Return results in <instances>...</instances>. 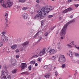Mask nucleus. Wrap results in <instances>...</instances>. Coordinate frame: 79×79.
Instances as JSON below:
<instances>
[{
  "instance_id": "37998d69",
  "label": "nucleus",
  "mask_w": 79,
  "mask_h": 79,
  "mask_svg": "<svg viewBox=\"0 0 79 79\" xmlns=\"http://www.w3.org/2000/svg\"><path fill=\"white\" fill-rule=\"evenodd\" d=\"M44 35L45 36H47L48 35V33L47 32H46L45 33Z\"/></svg>"
},
{
  "instance_id": "680f3d73",
  "label": "nucleus",
  "mask_w": 79,
  "mask_h": 79,
  "mask_svg": "<svg viewBox=\"0 0 79 79\" xmlns=\"http://www.w3.org/2000/svg\"><path fill=\"white\" fill-rule=\"evenodd\" d=\"M76 48H77V50H79V47H76Z\"/></svg>"
},
{
  "instance_id": "4468645a",
  "label": "nucleus",
  "mask_w": 79,
  "mask_h": 79,
  "mask_svg": "<svg viewBox=\"0 0 79 79\" xmlns=\"http://www.w3.org/2000/svg\"><path fill=\"white\" fill-rule=\"evenodd\" d=\"M46 50L47 53H49V52L50 53V52H51V50L52 49H50V47H48L46 48Z\"/></svg>"
},
{
  "instance_id": "a878e982",
  "label": "nucleus",
  "mask_w": 79,
  "mask_h": 79,
  "mask_svg": "<svg viewBox=\"0 0 79 79\" xmlns=\"http://www.w3.org/2000/svg\"><path fill=\"white\" fill-rule=\"evenodd\" d=\"M67 12H68V10L67 9H65V10H64L63 12L62 13H67Z\"/></svg>"
},
{
  "instance_id": "603ef678",
  "label": "nucleus",
  "mask_w": 79,
  "mask_h": 79,
  "mask_svg": "<svg viewBox=\"0 0 79 79\" xmlns=\"http://www.w3.org/2000/svg\"><path fill=\"white\" fill-rule=\"evenodd\" d=\"M38 65V64H37V63H36L35 64V66H37Z\"/></svg>"
},
{
  "instance_id": "338daca9",
  "label": "nucleus",
  "mask_w": 79,
  "mask_h": 79,
  "mask_svg": "<svg viewBox=\"0 0 79 79\" xmlns=\"http://www.w3.org/2000/svg\"><path fill=\"white\" fill-rule=\"evenodd\" d=\"M37 79H41L40 78V77L39 78H38Z\"/></svg>"
},
{
  "instance_id": "9d476101",
  "label": "nucleus",
  "mask_w": 79,
  "mask_h": 79,
  "mask_svg": "<svg viewBox=\"0 0 79 79\" xmlns=\"http://www.w3.org/2000/svg\"><path fill=\"white\" fill-rule=\"evenodd\" d=\"M56 52H57V51H56V50L55 49H53L51 50V52H50L49 54L53 55V54L56 53Z\"/></svg>"
},
{
  "instance_id": "8fccbe9b",
  "label": "nucleus",
  "mask_w": 79,
  "mask_h": 79,
  "mask_svg": "<svg viewBox=\"0 0 79 79\" xmlns=\"http://www.w3.org/2000/svg\"><path fill=\"white\" fill-rule=\"evenodd\" d=\"M78 55V54L77 53H76L75 54V56H77Z\"/></svg>"
},
{
  "instance_id": "6e6552de",
  "label": "nucleus",
  "mask_w": 79,
  "mask_h": 79,
  "mask_svg": "<svg viewBox=\"0 0 79 79\" xmlns=\"http://www.w3.org/2000/svg\"><path fill=\"white\" fill-rule=\"evenodd\" d=\"M6 5L7 7L10 8L13 5V2L10 1H8L6 2Z\"/></svg>"
},
{
  "instance_id": "aec40b11",
  "label": "nucleus",
  "mask_w": 79,
  "mask_h": 79,
  "mask_svg": "<svg viewBox=\"0 0 79 79\" xmlns=\"http://www.w3.org/2000/svg\"><path fill=\"white\" fill-rule=\"evenodd\" d=\"M52 60L54 61L56 60V57L55 56H53L52 57Z\"/></svg>"
},
{
  "instance_id": "a19ab883",
  "label": "nucleus",
  "mask_w": 79,
  "mask_h": 79,
  "mask_svg": "<svg viewBox=\"0 0 79 79\" xmlns=\"http://www.w3.org/2000/svg\"><path fill=\"white\" fill-rule=\"evenodd\" d=\"M56 27V26L53 27H51V30H53V29L54 28H55V27Z\"/></svg>"
},
{
  "instance_id": "3c124183",
  "label": "nucleus",
  "mask_w": 79,
  "mask_h": 79,
  "mask_svg": "<svg viewBox=\"0 0 79 79\" xmlns=\"http://www.w3.org/2000/svg\"><path fill=\"white\" fill-rule=\"evenodd\" d=\"M3 0H0V3H3Z\"/></svg>"
},
{
  "instance_id": "20e7f679",
  "label": "nucleus",
  "mask_w": 79,
  "mask_h": 79,
  "mask_svg": "<svg viewBox=\"0 0 79 79\" xmlns=\"http://www.w3.org/2000/svg\"><path fill=\"white\" fill-rule=\"evenodd\" d=\"M58 61L60 64H63L66 63V59L64 56L63 55H61L59 56Z\"/></svg>"
},
{
  "instance_id": "f704fd0d",
  "label": "nucleus",
  "mask_w": 79,
  "mask_h": 79,
  "mask_svg": "<svg viewBox=\"0 0 79 79\" xmlns=\"http://www.w3.org/2000/svg\"><path fill=\"white\" fill-rule=\"evenodd\" d=\"M32 68V66L31 65H30L28 67V69L29 70H31V69Z\"/></svg>"
},
{
  "instance_id": "774afa93",
  "label": "nucleus",
  "mask_w": 79,
  "mask_h": 79,
  "mask_svg": "<svg viewBox=\"0 0 79 79\" xmlns=\"http://www.w3.org/2000/svg\"><path fill=\"white\" fill-rule=\"evenodd\" d=\"M77 56H78V57H79V54H78Z\"/></svg>"
},
{
  "instance_id": "0e129e2a",
  "label": "nucleus",
  "mask_w": 79,
  "mask_h": 79,
  "mask_svg": "<svg viewBox=\"0 0 79 79\" xmlns=\"http://www.w3.org/2000/svg\"><path fill=\"white\" fill-rule=\"evenodd\" d=\"M50 10H53V8H52L50 9V8H49Z\"/></svg>"
},
{
  "instance_id": "79ce46f5",
  "label": "nucleus",
  "mask_w": 79,
  "mask_h": 79,
  "mask_svg": "<svg viewBox=\"0 0 79 79\" xmlns=\"http://www.w3.org/2000/svg\"><path fill=\"white\" fill-rule=\"evenodd\" d=\"M55 76H56L58 75V72L57 71H56L55 72Z\"/></svg>"
},
{
  "instance_id": "473e14b6",
  "label": "nucleus",
  "mask_w": 79,
  "mask_h": 79,
  "mask_svg": "<svg viewBox=\"0 0 79 79\" xmlns=\"http://www.w3.org/2000/svg\"><path fill=\"white\" fill-rule=\"evenodd\" d=\"M61 67L63 68H65V64H63L61 66Z\"/></svg>"
},
{
  "instance_id": "cd10ccee",
  "label": "nucleus",
  "mask_w": 79,
  "mask_h": 79,
  "mask_svg": "<svg viewBox=\"0 0 79 79\" xmlns=\"http://www.w3.org/2000/svg\"><path fill=\"white\" fill-rule=\"evenodd\" d=\"M31 64H35V61H32L30 62Z\"/></svg>"
},
{
  "instance_id": "7ed1b4c3",
  "label": "nucleus",
  "mask_w": 79,
  "mask_h": 79,
  "mask_svg": "<svg viewBox=\"0 0 79 79\" xmlns=\"http://www.w3.org/2000/svg\"><path fill=\"white\" fill-rule=\"evenodd\" d=\"M1 79H11V76L10 74H8L6 75V77L5 75V72L4 71H2V74L1 76Z\"/></svg>"
},
{
  "instance_id": "4d7b16f0",
  "label": "nucleus",
  "mask_w": 79,
  "mask_h": 79,
  "mask_svg": "<svg viewBox=\"0 0 79 79\" xmlns=\"http://www.w3.org/2000/svg\"><path fill=\"white\" fill-rule=\"evenodd\" d=\"M43 25H44V23H41V26H43Z\"/></svg>"
},
{
  "instance_id": "de8ad7c7",
  "label": "nucleus",
  "mask_w": 79,
  "mask_h": 79,
  "mask_svg": "<svg viewBox=\"0 0 79 79\" xmlns=\"http://www.w3.org/2000/svg\"><path fill=\"white\" fill-rule=\"evenodd\" d=\"M33 30H30V32H31V33H33Z\"/></svg>"
},
{
  "instance_id": "39448f33",
  "label": "nucleus",
  "mask_w": 79,
  "mask_h": 79,
  "mask_svg": "<svg viewBox=\"0 0 79 79\" xmlns=\"http://www.w3.org/2000/svg\"><path fill=\"white\" fill-rule=\"evenodd\" d=\"M28 44H29V42L26 41L23 43L22 44V47L21 48V51H23L25 50V48H26V47L28 45Z\"/></svg>"
},
{
  "instance_id": "bb28decb",
  "label": "nucleus",
  "mask_w": 79,
  "mask_h": 79,
  "mask_svg": "<svg viewBox=\"0 0 79 79\" xmlns=\"http://www.w3.org/2000/svg\"><path fill=\"white\" fill-rule=\"evenodd\" d=\"M44 77L46 78H49L50 77V75L49 74H47L44 76Z\"/></svg>"
},
{
  "instance_id": "dca6fc26",
  "label": "nucleus",
  "mask_w": 79,
  "mask_h": 79,
  "mask_svg": "<svg viewBox=\"0 0 79 79\" xmlns=\"http://www.w3.org/2000/svg\"><path fill=\"white\" fill-rule=\"evenodd\" d=\"M2 6H3L4 8H8V7H6V4H5L4 3H2L1 4Z\"/></svg>"
},
{
  "instance_id": "72a5a7b5",
  "label": "nucleus",
  "mask_w": 79,
  "mask_h": 79,
  "mask_svg": "<svg viewBox=\"0 0 79 79\" xmlns=\"http://www.w3.org/2000/svg\"><path fill=\"white\" fill-rule=\"evenodd\" d=\"M58 48L59 50H61V46H58Z\"/></svg>"
},
{
  "instance_id": "e2e57ef3",
  "label": "nucleus",
  "mask_w": 79,
  "mask_h": 79,
  "mask_svg": "<svg viewBox=\"0 0 79 79\" xmlns=\"http://www.w3.org/2000/svg\"><path fill=\"white\" fill-rule=\"evenodd\" d=\"M73 15H71V16H70V18H73Z\"/></svg>"
},
{
  "instance_id": "c03bdc74",
  "label": "nucleus",
  "mask_w": 79,
  "mask_h": 79,
  "mask_svg": "<svg viewBox=\"0 0 79 79\" xmlns=\"http://www.w3.org/2000/svg\"><path fill=\"white\" fill-rule=\"evenodd\" d=\"M3 46V43L2 42H0V47Z\"/></svg>"
},
{
  "instance_id": "423d86ee",
  "label": "nucleus",
  "mask_w": 79,
  "mask_h": 79,
  "mask_svg": "<svg viewBox=\"0 0 79 79\" xmlns=\"http://www.w3.org/2000/svg\"><path fill=\"white\" fill-rule=\"evenodd\" d=\"M45 53V49H44L43 50L40 52L38 55H36L35 56H33L31 57V58H37L38 57V56H42V55H44Z\"/></svg>"
},
{
  "instance_id": "6e6d98bb",
  "label": "nucleus",
  "mask_w": 79,
  "mask_h": 79,
  "mask_svg": "<svg viewBox=\"0 0 79 79\" xmlns=\"http://www.w3.org/2000/svg\"><path fill=\"white\" fill-rule=\"evenodd\" d=\"M8 27V24H6L5 27Z\"/></svg>"
},
{
  "instance_id": "69168bd1",
  "label": "nucleus",
  "mask_w": 79,
  "mask_h": 79,
  "mask_svg": "<svg viewBox=\"0 0 79 79\" xmlns=\"http://www.w3.org/2000/svg\"><path fill=\"white\" fill-rule=\"evenodd\" d=\"M72 44H74V41L72 42Z\"/></svg>"
},
{
  "instance_id": "c756f323",
  "label": "nucleus",
  "mask_w": 79,
  "mask_h": 79,
  "mask_svg": "<svg viewBox=\"0 0 79 79\" xmlns=\"http://www.w3.org/2000/svg\"><path fill=\"white\" fill-rule=\"evenodd\" d=\"M38 61H40V62H41L42 61V58H39L38 59Z\"/></svg>"
},
{
  "instance_id": "9b49d317",
  "label": "nucleus",
  "mask_w": 79,
  "mask_h": 79,
  "mask_svg": "<svg viewBox=\"0 0 79 79\" xmlns=\"http://www.w3.org/2000/svg\"><path fill=\"white\" fill-rule=\"evenodd\" d=\"M69 55L71 58L73 57V55H74V52H72L71 51H69Z\"/></svg>"
},
{
  "instance_id": "49530a36",
  "label": "nucleus",
  "mask_w": 79,
  "mask_h": 79,
  "mask_svg": "<svg viewBox=\"0 0 79 79\" xmlns=\"http://www.w3.org/2000/svg\"><path fill=\"white\" fill-rule=\"evenodd\" d=\"M75 6L76 7V8H77V7H78V6H79V4H77V5H75Z\"/></svg>"
},
{
  "instance_id": "052dcab7",
  "label": "nucleus",
  "mask_w": 79,
  "mask_h": 79,
  "mask_svg": "<svg viewBox=\"0 0 79 79\" xmlns=\"http://www.w3.org/2000/svg\"><path fill=\"white\" fill-rule=\"evenodd\" d=\"M59 19H60V20H61V17H60L59 18Z\"/></svg>"
},
{
  "instance_id": "5701e85b",
  "label": "nucleus",
  "mask_w": 79,
  "mask_h": 79,
  "mask_svg": "<svg viewBox=\"0 0 79 79\" xmlns=\"http://www.w3.org/2000/svg\"><path fill=\"white\" fill-rule=\"evenodd\" d=\"M26 2V0H19V2H21V3H24Z\"/></svg>"
},
{
  "instance_id": "4be33fe9",
  "label": "nucleus",
  "mask_w": 79,
  "mask_h": 79,
  "mask_svg": "<svg viewBox=\"0 0 79 79\" xmlns=\"http://www.w3.org/2000/svg\"><path fill=\"white\" fill-rule=\"evenodd\" d=\"M31 24H32L31 22H28L27 24V26H31Z\"/></svg>"
},
{
  "instance_id": "f8f14e48",
  "label": "nucleus",
  "mask_w": 79,
  "mask_h": 79,
  "mask_svg": "<svg viewBox=\"0 0 79 79\" xmlns=\"http://www.w3.org/2000/svg\"><path fill=\"white\" fill-rule=\"evenodd\" d=\"M23 18H24V19H27V17H28V15H27V14L25 13L23 15Z\"/></svg>"
},
{
  "instance_id": "393cba45",
  "label": "nucleus",
  "mask_w": 79,
  "mask_h": 79,
  "mask_svg": "<svg viewBox=\"0 0 79 79\" xmlns=\"http://www.w3.org/2000/svg\"><path fill=\"white\" fill-rule=\"evenodd\" d=\"M67 11H71V10H73V8H72L71 7H69V8H68L67 9Z\"/></svg>"
},
{
  "instance_id": "864d4df0",
  "label": "nucleus",
  "mask_w": 79,
  "mask_h": 79,
  "mask_svg": "<svg viewBox=\"0 0 79 79\" xmlns=\"http://www.w3.org/2000/svg\"><path fill=\"white\" fill-rule=\"evenodd\" d=\"M68 2L70 3V2H72V0H68Z\"/></svg>"
},
{
  "instance_id": "2eb2a0df",
  "label": "nucleus",
  "mask_w": 79,
  "mask_h": 79,
  "mask_svg": "<svg viewBox=\"0 0 79 79\" xmlns=\"http://www.w3.org/2000/svg\"><path fill=\"white\" fill-rule=\"evenodd\" d=\"M17 47L18 45H15L12 46L11 47V48L12 49H13V50H15Z\"/></svg>"
},
{
  "instance_id": "a211bd4d",
  "label": "nucleus",
  "mask_w": 79,
  "mask_h": 79,
  "mask_svg": "<svg viewBox=\"0 0 79 79\" xmlns=\"http://www.w3.org/2000/svg\"><path fill=\"white\" fill-rule=\"evenodd\" d=\"M41 33H42V32L40 31H38L36 35H35V36H34V38H35V37H37V36H38V35H39V34H41Z\"/></svg>"
},
{
  "instance_id": "bf43d9fd",
  "label": "nucleus",
  "mask_w": 79,
  "mask_h": 79,
  "mask_svg": "<svg viewBox=\"0 0 79 79\" xmlns=\"http://www.w3.org/2000/svg\"><path fill=\"white\" fill-rule=\"evenodd\" d=\"M20 8V6H17V8Z\"/></svg>"
},
{
  "instance_id": "f03ea898",
  "label": "nucleus",
  "mask_w": 79,
  "mask_h": 79,
  "mask_svg": "<svg viewBox=\"0 0 79 79\" xmlns=\"http://www.w3.org/2000/svg\"><path fill=\"white\" fill-rule=\"evenodd\" d=\"M74 22H75V20L74 19H73L72 20L69 21L64 25L62 29L60 31V36H61V39H63L64 37V35H65V34H66V31L67 28H68V26L71 23H73Z\"/></svg>"
},
{
  "instance_id": "4c0bfd02",
  "label": "nucleus",
  "mask_w": 79,
  "mask_h": 79,
  "mask_svg": "<svg viewBox=\"0 0 79 79\" xmlns=\"http://www.w3.org/2000/svg\"><path fill=\"white\" fill-rule=\"evenodd\" d=\"M27 8L26 7H24L23 8V10H27Z\"/></svg>"
},
{
  "instance_id": "ddd939ff",
  "label": "nucleus",
  "mask_w": 79,
  "mask_h": 79,
  "mask_svg": "<svg viewBox=\"0 0 79 79\" xmlns=\"http://www.w3.org/2000/svg\"><path fill=\"white\" fill-rule=\"evenodd\" d=\"M42 36H40V37L39 38V40H38V41L37 42L34 43V44L36 45L37 44L39 43L40 41L41 40H42Z\"/></svg>"
},
{
  "instance_id": "13d9d810",
  "label": "nucleus",
  "mask_w": 79,
  "mask_h": 79,
  "mask_svg": "<svg viewBox=\"0 0 79 79\" xmlns=\"http://www.w3.org/2000/svg\"><path fill=\"white\" fill-rule=\"evenodd\" d=\"M46 28H47V26H44V29H46Z\"/></svg>"
},
{
  "instance_id": "c9c22d12",
  "label": "nucleus",
  "mask_w": 79,
  "mask_h": 79,
  "mask_svg": "<svg viewBox=\"0 0 79 79\" xmlns=\"http://www.w3.org/2000/svg\"><path fill=\"white\" fill-rule=\"evenodd\" d=\"M16 53H19V49H17L15 50Z\"/></svg>"
},
{
  "instance_id": "f3484780",
  "label": "nucleus",
  "mask_w": 79,
  "mask_h": 79,
  "mask_svg": "<svg viewBox=\"0 0 79 79\" xmlns=\"http://www.w3.org/2000/svg\"><path fill=\"white\" fill-rule=\"evenodd\" d=\"M21 74H22V75H24V74H25L26 75H29V73L27 72H24L22 73H21Z\"/></svg>"
},
{
  "instance_id": "09e8293b",
  "label": "nucleus",
  "mask_w": 79,
  "mask_h": 79,
  "mask_svg": "<svg viewBox=\"0 0 79 79\" xmlns=\"http://www.w3.org/2000/svg\"><path fill=\"white\" fill-rule=\"evenodd\" d=\"M16 56L17 58H19V56L18 55H16Z\"/></svg>"
},
{
  "instance_id": "c85d7f7f",
  "label": "nucleus",
  "mask_w": 79,
  "mask_h": 79,
  "mask_svg": "<svg viewBox=\"0 0 79 79\" xmlns=\"http://www.w3.org/2000/svg\"><path fill=\"white\" fill-rule=\"evenodd\" d=\"M4 69H5V70H6L7 69H8V67L6 65L4 66Z\"/></svg>"
},
{
  "instance_id": "0eeeda50",
  "label": "nucleus",
  "mask_w": 79,
  "mask_h": 79,
  "mask_svg": "<svg viewBox=\"0 0 79 79\" xmlns=\"http://www.w3.org/2000/svg\"><path fill=\"white\" fill-rule=\"evenodd\" d=\"M1 38L2 40L4 42H6L8 40V38L5 36V35H2Z\"/></svg>"
},
{
  "instance_id": "a18cd8bd",
  "label": "nucleus",
  "mask_w": 79,
  "mask_h": 79,
  "mask_svg": "<svg viewBox=\"0 0 79 79\" xmlns=\"http://www.w3.org/2000/svg\"><path fill=\"white\" fill-rule=\"evenodd\" d=\"M77 70H75V73H74V75H76V74H77Z\"/></svg>"
},
{
  "instance_id": "58836bf2",
  "label": "nucleus",
  "mask_w": 79,
  "mask_h": 79,
  "mask_svg": "<svg viewBox=\"0 0 79 79\" xmlns=\"http://www.w3.org/2000/svg\"><path fill=\"white\" fill-rule=\"evenodd\" d=\"M5 20L6 21V24H7L8 23V20L6 18H5Z\"/></svg>"
},
{
  "instance_id": "e433bc0d",
  "label": "nucleus",
  "mask_w": 79,
  "mask_h": 79,
  "mask_svg": "<svg viewBox=\"0 0 79 79\" xmlns=\"http://www.w3.org/2000/svg\"><path fill=\"white\" fill-rule=\"evenodd\" d=\"M5 17H6V18H7V17H8V13H6V14H5Z\"/></svg>"
},
{
  "instance_id": "1a4fd4ad",
  "label": "nucleus",
  "mask_w": 79,
  "mask_h": 79,
  "mask_svg": "<svg viewBox=\"0 0 79 79\" xmlns=\"http://www.w3.org/2000/svg\"><path fill=\"white\" fill-rule=\"evenodd\" d=\"M21 66L22 68L21 70H23L25 68H27V64L26 63H23L21 64Z\"/></svg>"
},
{
  "instance_id": "412c9836",
  "label": "nucleus",
  "mask_w": 79,
  "mask_h": 79,
  "mask_svg": "<svg viewBox=\"0 0 79 79\" xmlns=\"http://www.w3.org/2000/svg\"><path fill=\"white\" fill-rule=\"evenodd\" d=\"M42 68L44 69H47L48 68V66L47 65H43Z\"/></svg>"
},
{
  "instance_id": "b1692460",
  "label": "nucleus",
  "mask_w": 79,
  "mask_h": 79,
  "mask_svg": "<svg viewBox=\"0 0 79 79\" xmlns=\"http://www.w3.org/2000/svg\"><path fill=\"white\" fill-rule=\"evenodd\" d=\"M66 46L68 47V48H71V47H72V46L69 44H67L66 45Z\"/></svg>"
},
{
  "instance_id": "ea45409f",
  "label": "nucleus",
  "mask_w": 79,
  "mask_h": 79,
  "mask_svg": "<svg viewBox=\"0 0 79 79\" xmlns=\"http://www.w3.org/2000/svg\"><path fill=\"white\" fill-rule=\"evenodd\" d=\"M59 32H60V30L58 29L56 32V34H58L59 33Z\"/></svg>"
},
{
  "instance_id": "7c9ffc66",
  "label": "nucleus",
  "mask_w": 79,
  "mask_h": 79,
  "mask_svg": "<svg viewBox=\"0 0 79 79\" xmlns=\"http://www.w3.org/2000/svg\"><path fill=\"white\" fill-rule=\"evenodd\" d=\"M6 31H5L2 32V34H3V35H5V34H6Z\"/></svg>"
},
{
  "instance_id": "6ab92c4d",
  "label": "nucleus",
  "mask_w": 79,
  "mask_h": 79,
  "mask_svg": "<svg viewBox=\"0 0 79 79\" xmlns=\"http://www.w3.org/2000/svg\"><path fill=\"white\" fill-rule=\"evenodd\" d=\"M16 71H17V69H14L12 70V74H15V73H16Z\"/></svg>"
},
{
  "instance_id": "2f4dec72",
  "label": "nucleus",
  "mask_w": 79,
  "mask_h": 79,
  "mask_svg": "<svg viewBox=\"0 0 79 79\" xmlns=\"http://www.w3.org/2000/svg\"><path fill=\"white\" fill-rule=\"evenodd\" d=\"M48 18H52V17H53V15H49L48 16Z\"/></svg>"
},
{
  "instance_id": "5fc2aeb1",
  "label": "nucleus",
  "mask_w": 79,
  "mask_h": 79,
  "mask_svg": "<svg viewBox=\"0 0 79 79\" xmlns=\"http://www.w3.org/2000/svg\"><path fill=\"white\" fill-rule=\"evenodd\" d=\"M36 2L37 3H39V0H36Z\"/></svg>"
},
{
  "instance_id": "f257e3e1",
  "label": "nucleus",
  "mask_w": 79,
  "mask_h": 79,
  "mask_svg": "<svg viewBox=\"0 0 79 79\" xmlns=\"http://www.w3.org/2000/svg\"><path fill=\"white\" fill-rule=\"evenodd\" d=\"M48 7L46 6L44 7H43L40 12L37 11V14L34 17V19H38L39 18L40 19H43L44 18H45V16H47V15L48 13L49 10H48Z\"/></svg>"
}]
</instances>
